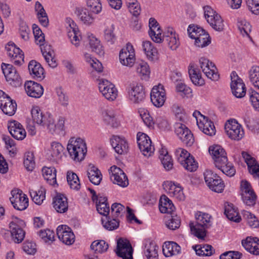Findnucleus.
<instances>
[{
    "label": "nucleus",
    "mask_w": 259,
    "mask_h": 259,
    "mask_svg": "<svg viewBox=\"0 0 259 259\" xmlns=\"http://www.w3.org/2000/svg\"><path fill=\"white\" fill-rule=\"evenodd\" d=\"M32 120L37 124L46 126L52 134H60L65 130V118L60 116L55 123L53 115L48 112L43 113L38 106L33 107L31 111Z\"/></svg>",
    "instance_id": "obj_1"
},
{
    "label": "nucleus",
    "mask_w": 259,
    "mask_h": 259,
    "mask_svg": "<svg viewBox=\"0 0 259 259\" xmlns=\"http://www.w3.org/2000/svg\"><path fill=\"white\" fill-rule=\"evenodd\" d=\"M67 150L70 157L77 162L83 160L87 152L85 142L80 138H70L67 144Z\"/></svg>",
    "instance_id": "obj_2"
},
{
    "label": "nucleus",
    "mask_w": 259,
    "mask_h": 259,
    "mask_svg": "<svg viewBox=\"0 0 259 259\" xmlns=\"http://www.w3.org/2000/svg\"><path fill=\"white\" fill-rule=\"evenodd\" d=\"M127 97L134 104H141L146 98V93L144 87L140 83L134 82L127 88Z\"/></svg>",
    "instance_id": "obj_3"
},
{
    "label": "nucleus",
    "mask_w": 259,
    "mask_h": 259,
    "mask_svg": "<svg viewBox=\"0 0 259 259\" xmlns=\"http://www.w3.org/2000/svg\"><path fill=\"white\" fill-rule=\"evenodd\" d=\"M240 188V195L243 203L248 206H254L257 200V196L250 183L246 180H242Z\"/></svg>",
    "instance_id": "obj_4"
},
{
    "label": "nucleus",
    "mask_w": 259,
    "mask_h": 259,
    "mask_svg": "<svg viewBox=\"0 0 259 259\" xmlns=\"http://www.w3.org/2000/svg\"><path fill=\"white\" fill-rule=\"evenodd\" d=\"M203 175L205 183L210 190L217 193L222 192L225 184L220 176L210 170H206Z\"/></svg>",
    "instance_id": "obj_5"
},
{
    "label": "nucleus",
    "mask_w": 259,
    "mask_h": 259,
    "mask_svg": "<svg viewBox=\"0 0 259 259\" xmlns=\"http://www.w3.org/2000/svg\"><path fill=\"white\" fill-rule=\"evenodd\" d=\"M204 16L207 22L214 30L221 31L223 30L224 21L221 16L210 6L203 7Z\"/></svg>",
    "instance_id": "obj_6"
},
{
    "label": "nucleus",
    "mask_w": 259,
    "mask_h": 259,
    "mask_svg": "<svg viewBox=\"0 0 259 259\" xmlns=\"http://www.w3.org/2000/svg\"><path fill=\"white\" fill-rule=\"evenodd\" d=\"M225 130L229 138L233 140L239 141L244 136L242 126L235 119L228 120L225 124Z\"/></svg>",
    "instance_id": "obj_7"
},
{
    "label": "nucleus",
    "mask_w": 259,
    "mask_h": 259,
    "mask_svg": "<svg viewBox=\"0 0 259 259\" xmlns=\"http://www.w3.org/2000/svg\"><path fill=\"white\" fill-rule=\"evenodd\" d=\"M137 140L139 148L144 156L149 157L153 153L154 147L152 145L151 141L146 134L139 132Z\"/></svg>",
    "instance_id": "obj_8"
},
{
    "label": "nucleus",
    "mask_w": 259,
    "mask_h": 259,
    "mask_svg": "<svg viewBox=\"0 0 259 259\" xmlns=\"http://www.w3.org/2000/svg\"><path fill=\"white\" fill-rule=\"evenodd\" d=\"M0 108L9 116L13 115L17 110V104L3 91L0 90Z\"/></svg>",
    "instance_id": "obj_9"
},
{
    "label": "nucleus",
    "mask_w": 259,
    "mask_h": 259,
    "mask_svg": "<svg viewBox=\"0 0 259 259\" xmlns=\"http://www.w3.org/2000/svg\"><path fill=\"white\" fill-rule=\"evenodd\" d=\"M175 128V133L184 144L187 146L192 145L194 142L193 134L185 124L177 123Z\"/></svg>",
    "instance_id": "obj_10"
},
{
    "label": "nucleus",
    "mask_w": 259,
    "mask_h": 259,
    "mask_svg": "<svg viewBox=\"0 0 259 259\" xmlns=\"http://www.w3.org/2000/svg\"><path fill=\"white\" fill-rule=\"evenodd\" d=\"M1 67L8 82H9L13 86L18 85L20 83V75L12 65L3 63Z\"/></svg>",
    "instance_id": "obj_11"
},
{
    "label": "nucleus",
    "mask_w": 259,
    "mask_h": 259,
    "mask_svg": "<svg viewBox=\"0 0 259 259\" xmlns=\"http://www.w3.org/2000/svg\"><path fill=\"white\" fill-rule=\"evenodd\" d=\"M120 63L124 66L132 67L135 62V54L133 46L127 43L125 48L121 49L119 53Z\"/></svg>",
    "instance_id": "obj_12"
},
{
    "label": "nucleus",
    "mask_w": 259,
    "mask_h": 259,
    "mask_svg": "<svg viewBox=\"0 0 259 259\" xmlns=\"http://www.w3.org/2000/svg\"><path fill=\"white\" fill-rule=\"evenodd\" d=\"M231 88L233 94L238 98L244 97L246 93V88L242 80L233 71L231 74Z\"/></svg>",
    "instance_id": "obj_13"
},
{
    "label": "nucleus",
    "mask_w": 259,
    "mask_h": 259,
    "mask_svg": "<svg viewBox=\"0 0 259 259\" xmlns=\"http://www.w3.org/2000/svg\"><path fill=\"white\" fill-rule=\"evenodd\" d=\"M10 200L13 207L18 210H25L28 206V199L22 191H12Z\"/></svg>",
    "instance_id": "obj_14"
},
{
    "label": "nucleus",
    "mask_w": 259,
    "mask_h": 259,
    "mask_svg": "<svg viewBox=\"0 0 259 259\" xmlns=\"http://www.w3.org/2000/svg\"><path fill=\"white\" fill-rule=\"evenodd\" d=\"M199 64L202 72L208 78L212 80H217L219 78L217 68L212 62L205 57H201L199 59Z\"/></svg>",
    "instance_id": "obj_15"
},
{
    "label": "nucleus",
    "mask_w": 259,
    "mask_h": 259,
    "mask_svg": "<svg viewBox=\"0 0 259 259\" xmlns=\"http://www.w3.org/2000/svg\"><path fill=\"white\" fill-rule=\"evenodd\" d=\"M110 180L111 181L122 187H125L128 185L127 178L123 171L115 165L112 166L109 169Z\"/></svg>",
    "instance_id": "obj_16"
},
{
    "label": "nucleus",
    "mask_w": 259,
    "mask_h": 259,
    "mask_svg": "<svg viewBox=\"0 0 259 259\" xmlns=\"http://www.w3.org/2000/svg\"><path fill=\"white\" fill-rule=\"evenodd\" d=\"M99 89L103 96L108 100L113 101L117 96V90L114 85L106 79L99 83Z\"/></svg>",
    "instance_id": "obj_17"
},
{
    "label": "nucleus",
    "mask_w": 259,
    "mask_h": 259,
    "mask_svg": "<svg viewBox=\"0 0 259 259\" xmlns=\"http://www.w3.org/2000/svg\"><path fill=\"white\" fill-rule=\"evenodd\" d=\"M150 98L152 103L155 106L160 107L163 105L166 100V94L162 84H159L152 88Z\"/></svg>",
    "instance_id": "obj_18"
},
{
    "label": "nucleus",
    "mask_w": 259,
    "mask_h": 259,
    "mask_svg": "<svg viewBox=\"0 0 259 259\" xmlns=\"http://www.w3.org/2000/svg\"><path fill=\"white\" fill-rule=\"evenodd\" d=\"M143 253L147 259H158L159 247L151 239H146L143 242Z\"/></svg>",
    "instance_id": "obj_19"
},
{
    "label": "nucleus",
    "mask_w": 259,
    "mask_h": 259,
    "mask_svg": "<svg viewBox=\"0 0 259 259\" xmlns=\"http://www.w3.org/2000/svg\"><path fill=\"white\" fill-rule=\"evenodd\" d=\"M209 152L211 155L215 166H220L221 162H227V153L222 146L216 145L209 148Z\"/></svg>",
    "instance_id": "obj_20"
},
{
    "label": "nucleus",
    "mask_w": 259,
    "mask_h": 259,
    "mask_svg": "<svg viewBox=\"0 0 259 259\" xmlns=\"http://www.w3.org/2000/svg\"><path fill=\"white\" fill-rule=\"evenodd\" d=\"M116 253L123 259H133L132 246L128 241L122 239H120L117 241Z\"/></svg>",
    "instance_id": "obj_21"
},
{
    "label": "nucleus",
    "mask_w": 259,
    "mask_h": 259,
    "mask_svg": "<svg viewBox=\"0 0 259 259\" xmlns=\"http://www.w3.org/2000/svg\"><path fill=\"white\" fill-rule=\"evenodd\" d=\"M64 148L59 142H53L51 144V148L47 153V157L49 160L52 162H57L61 159Z\"/></svg>",
    "instance_id": "obj_22"
},
{
    "label": "nucleus",
    "mask_w": 259,
    "mask_h": 259,
    "mask_svg": "<svg viewBox=\"0 0 259 259\" xmlns=\"http://www.w3.org/2000/svg\"><path fill=\"white\" fill-rule=\"evenodd\" d=\"M110 142L115 151L118 154H123L127 152L128 145L124 137L113 136Z\"/></svg>",
    "instance_id": "obj_23"
},
{
    "label": "nucleus",
    "mask_w": 259,
    "mask_h": 259,
    "mask_svg": "<svg viewBox=\"0 0 259 259\" xmlns=\"http://www.w3.org/2000/svg\"><path fill=\"white\" fill-rule=\"evenodd\" d=\"M162 40L164 41L172 50H177L180 44L178 35L172 28H168L163 35Z\"/></svg>",
    "instance_id": "obj_24"
},
{
    "label": "nucleus",
    "mask_w": 259,
    "mask_h": 259,
    "mask_svg": "<svg viewBox=\"0 0 259 259\" xmlns=\"http://www.w3.org/2000/svg\"><path fill=\"white\" fill-rule=\"evenodd\" d=\"M8 130L11 136L16 140H22L26 135L25 130L19 122L13 120L8 124Z\"/></svg>",
    "instance_id": "obj_25"
},
{
    "label": "nucleus",
    "mask_w": 259,
    "mask_h": 259,
    "mask_svg": "<svg viewBox=\"0 0 259 259\" xmlns=\"http://www.w3.org/2000/svg\"><path fill=\"white\" fill-rule=\"evenodd\" d=\"M25 90L28 96L35 98H40L43 94L44 89L39 83L33 81H27L24 84Z\"/></svg>",
    "instance_id": "obj_26"
},
{
    "label": "nucleus",
    "mask_w": 259,
    "mask_h": 259,
    "mask_svg": "<svg viewBox=\"0 0 259 259\" xmlns=\"http://www.w3.org/2000/svg\"><path fill=\"white\" fill-rule=\"evenodd\" d=\"M245 249L254 255H259V239L257 237H247L241 241Z\"/></svg>",
    "instance_id": "obj_27"
},
{
    "label": "nucleus",
    "mask_w": 259,
    "mask_h": 259,
    "mask_svg": "<svg viewBox=\"0 0 259 259\" xmlns=\"http://www.w3.org/2000/svg\"><path fill=\"white\" fill-rule=\"evenodd\" d=\"M59 239L66 245L72 244L75 240V235L71 228H57Z\"/></svg>",
    "instance_id": "obj_28"
},
{
    "label": "nucleus",
    "mask_w": 259,
    "mask_h": 259,
    "mask_svg": "<svg viewBox=\"0 0 259 259\" xmlns=\"http://www.w3.org/2000/svg\"><path fill=\"white\" fill-rule=\"evenodd\" d=\"M28 68L29 73L33 78L40 81L45 78L44 69L40 64L36 61H30Z\"/></svg>",
    "instance_id": "obj_29"
},
{
    "label": "nucleus",
    "mask_w": 259,
    "mask_h": 259,
    "mask_svg": "<svg viewBox=\"0 0 259 259\" xmlns=\"http://www.w3.org/2000/svg\"><path fill=\"white\" fill-rule=\"evenodd\" d=\"M164 189L170 196L175 197L179 200H184L185 195L180 186L176 185L172 182L167 181L165 183Z\"/></svg>",
    "instance_id": "obj_30"
},
{
    "label": "nucleus",
    "mask_w": 259,
    "mask_h": 259,
    "mask_svg": "<svg viewBox=\"0 0 259 259\" xmlns=\"http://www.w3.org/2000/svg\"><path fill=\"white\" fill-rule=\"evenodd\" d=\"M242 156L247 165L249 173L259 178V165L255 159L244 151L242 152Z\"/></svg>",
    "instance_id": "obj_31"
},
{
    "label": "nucleus",
    "mask_w": 259,
    "mask_h": 259,
    "mask_svg": "<svg viewBox=\"0 0 259 259\" xmlns=\"http://www.w3.org/2000/svg\"><path fill=\"white\" fill-rule=\"evenodd\" d=\"M181 251V246L173 241L165 242L162 246V252L165 257L178 255Z\"/></svg>",
    "instance_id": "obj_32"
},
{
    "label": "nucleus",
    "mask_w": 259,
    "mask_h": 259,
    "mask_svg": "<svg viewBox=\"0 0 259 259\" xmlns=\"http://www.w3.org/2000/svg\"><path fill=\"white\" fill-rule=\"evenodd\" d=\"M197 125L205 134L210 136L215 135L216 131L214 124L207 117L203 116L202 119H200V121H197Z\"/></svg>",
    "instance_id": "obj_33"
},
{
    "label": "nucleus",
    "mask_w": 259,
    "mask_h": 259,
    "mask_svg": "<svg viewBox=\"0 0 259 259\" xmlns=\"http://www.w3.org/2000/svg\"><path fill=\"white\" fill-rule=\"evenodd\" d=\"M54 208L58 212L63 213L68 209L67 198L62 194H57L53 199Z\"/></svg>",
    "instance_id": "obj_34"
},
{
    "label": "nucleus",
    "mask_w": 259,
    "mask_h": 259,
    "mask_svg": "<svg viewBox=\"0 0 259 259\" xmlns=\"http://www.w3.org/2000/svg\"><path fill=\"white\" fill-rule=\"evenodd\" d=\"M75 13L78 18L84 24L90 25L94 22V18L92 14L86 8L83 7H77L75 9Z\"/></svg>",
    "instance_id": "obj_35"
},
{
    "label": "nucleus",
    "mask_w": 259,
    "mask_h": 259,
    "mask_svg": "<svg viewBox=\"0 0 259 259\" xmlns=\"http://www.w3.org/2000/svg\"><path fill=\"white\" fill-rule=\"evenodd\" d=\"M159 209L161 213H172L176 208L171 200L166 195H163L159 200Z\"/></svg>",
    "instance_id": "obj_36"
},
{
    "label": "nucleus",
    "mask_w": 259,
    "mask_h": 259,
    "mask_svg": "<svg viewBox=\"0 0 259 259\" xmlns=\"http://www.w3.org/2000/svg\"><path fill=\"white\" fill-rule=\"evenodd\" d=\"M102 115L105 122L112 127H117L119 123L115 118V113L111 108L104 109L102 110Z\"/></svg>",
    "instance_id": "obj_37"
},
{
    "label": "nucleus",
    "mask_w": 259,
    "mask_h": 259,
    "mask_svg": "<svg viewBox=\"0 0 259 259\" xmlns=\"http://www.w3.org/2000/svg\"><path fill=\"white\" fill-rule=\"evenodd\" d=\"M87 175L90 181L95 185L100 184L102 179V175L100 170L93 165H89L87 171Z\"/></svg>",
    "instance_id": "obj_38"
},
{
    "label": "nucleus",
    "mask_w": 259,
    "mask_h": 259,
    "mask_svg": "<svg viewBox=\"0 0 259 259\" xmlns=\"http://www.w3.org/2000/svg\"><path fill=\"white\" fill-rule=\"evenodd\" d=\"M142 47L149 60L155 61L158 59L157 49L153 46L151 42L149 41H143Z\"/></svg>",
    "instance_id": "obj_39"
},
{
    "label": "nucleus",
    "mask_w": 259,
    "mask_h": 259,
    "mask_svg": "<svg viewBox=\"0 0 259 259\" xmlns=\"http://www.w3.org/2000/svg\"><path fill=\"white\" fill-rule=\"evenodd\" d=\"M195 217L198 227H209L212 225V218L208 213L197 211Z\"/></svg>",
    "instance_id": "obj_40"
},
{
    "label": "nucleus",
    "mask_w": 259,
    "mask_h": 259,
    "mask_svg": "<svg viewBox=\"0 0 259 259\" xmlns=\"http://www.w3.org/2000/svg\"><path fill=\"white\" fill-rule=\"evenodd\" d=\"M44 179L51 185L56 184V170L54 167H44L42 169Z\"/></svg>",
    "instance_id": "obj_41"
},
{
    "label": "nucleus",
    "mask_w": 259,
    "mask_h": 259,
    "mask_svg": "<svg viewBox=\"0 0 259 259\" xmlns=\"http://www.w3.org/2000/svg\"><path fill=\"white\" fill-rule=\"evenodd\" d=\"M89 45L92 51L96 53L97 55L102 56L104 54V50L100 41L96 37L91 35L89 36Z\"/></svg>",
    "instance_id": "obj_42"
},
{
    "label": "nucleus",
    "mask_w": 259,
    "mask_h": 259,
    "mask_svg": "<svg viewBox=\"0 0 259 259\" xmlns=\"http://www.w3.org/2000/svg\"><path fill=\"white\" fill-rule=\"evenodd\" d=\"M108 244L104 240H96L91 245V249L95 254L103 253L108 248Z\"/></svg>",
    "instance_id": "obj_43"
},
{
    "label": "nucleus",
    "mask_w": 259,
    "mask_h": 259,
    "mask_svg": "<svg viewBox=\"0 0 259 259\" xmlns=\"http://www.w3.org/2000/svg\"><path fill=\"white\" fill-rule=\"evenodd\" d=\"M196 253L199 256H210L214 253V249L212 246L208 244L196 245L193 246Z\"/></svg>",
    "instance_id": "obj_44"
},
{
    "label": "nucleus",
    "mask_w": 259,
    "mask_h": 259,
    "mask_svg": "<svg viewBox=\"0 0 259 259\" xmlns=\"http://www.w3.org/2000/svg\"><path fill=\"white\" fill-rule=\"evenodd\" d=\"M160 152L159 158L161 163L165 170H170L173 167V161L171 156L165 149H162Z\"/></svg>",
    "instance_id": "obj_45"
},
{
    "label": "nucleus",
    "mask_w": 259,
    "mask_h": 259,
    "mask_svg": "<svg viewBox=\"0 0 259 259\" xmlns=\"http://www.w3.org/2000/svg\"><path fill=\"white\" fill-rule=\"evenodd\" d=\"M38 234L42 241L48 244H51L55 241V232L53 230L46 228L39 231Z\"/></svg>",
    "instance_id": "obj_46"
},
{
    "label": "nucleus",
    "mask_w": 259,
    "mask_h": 259,
    "mask_svg": "<svg viewBox=\"0 0 259 259\" xmlns=\"http://www.w3.org/2000/svg\"><path fill=\"white\" fill-rule=\"evenodd\" d=\"M225 214L227 218L231 221L239 223L241 220L239 212L233 207V204L228 205L225 207Z\"/></svg>",
    "instance_id": "obj_47"
},
{
    "label": "nucleus",
    "mask_w": 259,
    "mask_h": 259,
    "mask_svg": "<svg viewBox=\"0 0 259 259\" xmlns=\"http://www.w3.org/2000/svg\"><path fill=\"white\" fill-rule=\"evenodd\" d=\"M35 10L37 12V17L40 24L44 27H47L49 23V19L45 9L38 2L35 4Z\"/></svg>",
    "instance_id": "obj_48"
},
{
    "label": "nucleus",
    "mask_w": 259,
    "mask_h": 259,
    "mask_svg": "<svg viewBox=\"0 0 259 259\" xmlns=\"http://www.w3.org/2000/svg\"><path fill=\"white\" fill-rule=\"evenodd\" d=\"M114 25L113 24L107 26L104 29V37L109 45L114 44L116 40V37L114 32Z\"/></svg>",
    "instance_id": "obj_49"
},
{
    "label": "nucleus",
    "mask_w": 259,
    "mask_h": 259,
    "mask_svg": "<svg viewBox=\"0 0 259 259\" xmlns=\"http://www.w3.org/2000/svg\"><path fill=\"white\" fill-rule=\"evenodd\" d=\"M30 194L33 201L36 204H41L46 197V189L40 187L38 191L32 190Z\"/></svg>",
    "instance_id": "obj_50"
},
{
    "label": "nucleus",
    "mask_w": 259,
    "mask_h": 259,
    "mask_svg": "<svg viewBox=\"0 0 259 259\" xmlns=\"http://www.w3.org/2000/svg\"><path fill=\"white\" fill-rule=\"evenodd\" d=\"M8 234H10L12 239L15 243H20L22 242L25 237V232L22 228H13L11 231H8Z\"/></svg>",
    "instance_id": "obj_51"
},
{
    "label": "nucleus",
    "mask_w": 259,
    "mask_h": 259,
    "mask_svg": "<svg viewBox=\"0 0 259 259\" xmlns=\"http://www.w3.org/2000/svg\"><path fill=\"white\" fill-rule=\"evenodd\" d=\"M176 91L182 98H190L192 96V90L182 82H179L176 85Z\"/></svg>",
    "instance_id": "obj_52"
},
{
    "label": "nucleus",
    "mask_w": 259,
    "mask_h": 259,
    "mask_svg": "<svg viewBox=\"0 0 259 259\" xmlns=\"http://www.w3.org/2000/svg\"><path fill=\"white\" fill-rule=\"evenodd\" d=\"M189 74L192 82L198 85H202L204 84V80L199 71L194 67L190 66L189 68Z\"/></svg>",
    "instance_id": "obj_53"
},
{
    "label": "nucleus",
    "mask_w": 259,
    "mask_h": 259,
    "mask_svg": "<svg viewBox=\"0 0 259 259\" xmlns=\"http://www.w3.org/2000/svg\"><path fill=\"white\" fill-rule=\"evenodd\" d=\"M67 181L70 188L78 190L80 188V182L77 175L72 171H68Z\"/></svg>",
    "instance_id": "obj_54"
},
{
    "label": "nucleus",
    "mask_w": 259,
    "mask_h": 259,
    "mask_svg": "<svg viewBox=\"0 0 259 259\" xmlns=\"http://www.w3.org/2000/svg\"><path fill=\"white\" fill-rule=\"evenodd\" d=\"M220 166H216L218 169H220L224 174L229 177L234 176L236 173V170L232 163L225 162H221Z\"/></svg>",
    "instance_id": "obj_55"
},
{
    "label": "nucleus",
    "mask_w": 259,
    "mask_h": 259,
    "mask_svg": "<svg viewBox=\"0 0 259 259\" xmlns=\"http://www.w3.org/2000/svg\"><path fill=\"white\" fill-rule=\"evenodd\" d=\"M241 213L243 218L247 220L249 226L259 227V221L253 214L245 210H243Z\"/></svg>",
    "instance_id": "obj_56"
},
{
    "label": "nucleus",
    "mask_w": 259,
    "mask_h": 259,
    "mask_svg": "<svg viewBox=\"0 0 259 259\" xmlns=\"http://www.w3.org/2000/svg\"><path fill=\"white\" fill-rule=\"evenodd\" d=\"M24 165L29 171H32L34 168L35 163L34 159L33 153L27 152L25 154L24 157Z\"/></svg>",
    "instance_id": "obj_57"
},
{
    "label": "nucleus",
    "mask_w": 259,
    "mask_h": 259,
    "mask_svg": "<svg viewBox=\"0 0 259 259\" xmlns=\"http://www.w3.org/2000/svg\"><path fill=\"white\" fill-rule=\"evenodd\" d=\"M195 45L198 47L203 48L210 43V38L209 34L205 32L196 38Z\"/></svg>",
    "instance_id": "obj_58"
},
{
    "label": "nucleus",
    "mask_w": 259,
    "mask_h": 259,
    "mask_svg": "<svg viewBox=\"0 0 259 259\" xmlns=\"http://www.w3.org/2000/svg\"><path fill=\"white\" fill-rule=\"evenodd\" d=\"M137 72L143 77V79L147 78L150 73L149 65L144 61L138 63L137 66Z\"/></svg>",
    "instance_id": "obj_59"
},
{
    "label": "nucleus",
    "mask_w": 259,
    "mask_h": 259,
    "mask_svg": "<svg viewBox=\"0 0 259 259\" xmlns=\"http://www.w3.org/2000/svg\"><path fill=\"white\" fill-rule=\"evenodd\" d=\"M125 3L130 12L133 15L137 16L140 14L141 9L137 0H125Z\"/></svg>",
    "instance_id": "obj_60"
},
{
    "label": "nucleus",
    "mask_w": 259,
    "mask_h": 259,
    "mask_svg": "<svg viewBox=\"0 0 259 259\" xmlns=\"http://www.w3.org/2000/svg\"><path fill=\"white\" fill-rule=\"evenodd\" d=\"M238 27L243 35L249 36L251 30V26L246 20H241L238 22Z\"/></svg>",
    "instance_id": "obj_61"
},
{
    "label": "nucleus",
    "mask_w": 259,
    "mask_h": 259,
    "mask_svg": "<svg viewBox=\"0 0 259 259\" xmlns=\"http://www.w3.org/2000/svg\"><path fill=\"white\" fill-rule=\"evenodd\" d=\"M205 32V30L202 28L198 26L190 25L188 28V33L189 36L194 39Z\"/></svg>",
    "instance_id": "obj_62"
},
{
    "label": "nucleus",
    "mask_w": 259,
    "mask_h": 259,
    "mask_svg": "<svg viewBox=\"0 0 259 259\" xmlns=\"http://www.w3.org/2000/svg\"><path fill=\"white\" fill-rule=\"evenodd\" d=\"M87 5L93 13L98 14L102 10L100 0H87Z\"/></svg>",
    "instance_id": "obj_63"
},
{
    "label": "nucleus",
    "mask_w": 259,
    "mask_h": 259,
    "mask_svg": "<svg viewBox=\"0 0 259 259\" xmlns=\"http://www.w3.org/2000/svg\"><path fill=\"white\" fill-rule=\"evenodd\" d=\"M113 215L119 217L123 216L125 212V207L120 203H114L111 207Z\"/></svg>",
    "instance_id": "obj_64"
}]
</instances>
